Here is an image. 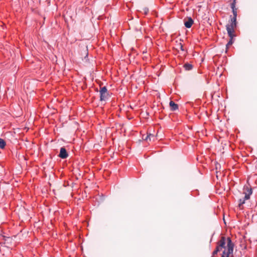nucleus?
I'll use <instances>...</instances> for the list:
<instances>
[{
  "mask_svg": "<svg viewBox=\"0 0 257 257\" xmlns=\"http://www.w3.org/2000/svg\"><path fill=\"white\" fill-rule=\"evenodd\" d=\"M226 27V30L227 32V34L230 37V38L233 39V37H234V27H232L231 26H227Z\"/></svg>",
  "mask_w": 257,
  "mask_h": 257,
  "instance_id": "7",
  "label": "nucleus"
},
{
  "mask_svg": "<svg viewBox=\"0 0 257 257\" xmlns=\"http://www.w3.org/2000/svg\"><path fill=\"white\" fill-rule=\"evenodd\" d=\"M151 136H152V137H154V135H153V134H150H150H148L147 135V136L145 138H144V137H143V139L144 140L146 141H148V140H149L150 141H151Z\"/></svg>",
  "mask_w": 257,
  "mask_h": 257,
  "instance_id": "15",
  "label": "nucleus"
},
{
  "mask_svg": "<svg viewBox=\"0 0 257 257\" xmlns=\"http://www.w3.org/2000/svg\"><path fill=\"white\" fill-rule=\"evenodd\" d=\"M58 156L62 159H66L68 157V154L64 147H61Z\"/></svg>",
  "mask_w": 257,
  "mask_h": 257,
  "instance_id": "5",
  "label": "nucleus"
},
{
  "mask_svg": "<svg viewBox=\"0 0 257 257\" xmlns=\"http://www.w3.org/2000/svg\"><path fill=\"white\" fill-rule=\"evenodd\" d=\"M9 238V237L5 236V235L2 234L1 233H0V239H2L4 241V242L3 243H1L2 244H5L6 241H7V240Z\"/></svg>",
  "mask_w": 257,
  "mask_h": 257,
  "instance_id": "14",
  "label": "nucleus"
},
{
  "mask_svg": "<svg viewBox=\"0 0 257 257\" xmlns=\"http://www.w3.org/2000/svg\"><path fill=\"white\" fill-rule=\"evenodd\" d=\"M143 11H144V13L145 15H147V14L149 12V9L148 8H145L144 9H143Z\"/></svg>",
  "mask_w": 257,
  "mask_h": 257,
  "instance_id": "18",
  "label": "nucleus"
},
{
  "mask_svg": "<svg viewBox=\"0 0 257 257\" xmlns=\"http://www.w3.org/2000/svg\"><path fill=\"white\" fill-rule=\"evenodd\" d=\"M233 43L232 39L230 38V40L228 41L227 44H226V47H228L229 46L232 45Z\"/></svg>",
  "mask_w": 257,
  "mask_h": 257,
  "instance_id": "17",
  "label": "nucleus"
},
{
  "mask_svg": "<svg viewBox=\"0 0 257 257\" xmlns=\"http://www.w3.org/2000/svg\"><path fill=\"white\" fill-rule=\"evenodd\" d=\"M184 67L186 70L189 71L192 69L193 66L190 64L186 63L184 65Z\"/></svg>",
  "mask_w": 257,
  "mask_h": 257,
  "instance_id": "11",
  "label": "nucleus"
},
{
  "mask_svg": "<svg viewBox=\"0 0 257 257\" xmlns=\"http://www.w3.org/2000/svg\"><path fill=\"white\" fill-rule=\"evenodd\" d=\"M169 104H170L171 110L172 111H175V110L178 109V104L175 103L174 101H171L170 102Z\"/></svg>",
  "mask_w": 257,
  "mask_h": 257,
  "instance_id": "9",
  "label": "nucleus"
},
{
  "mask_svg": "<svg viewBox=\"0 0 257 257\" xmlns=\"http://www.w3.org/2000/svg\"><path fill=\"white\" fill-rule=\"evenodd\" d=\"M6 145V142L3 139L0 138V148L4 149Z\"/></svg>",
  "mask_w": 257,
  "mask_h": 257,
  "instance_id": "13",
  "label": "nucleus"
},
{
  "mask_svg": "<svg viewBox=\"0 0 257 257\" xmlns=\"http://www.w3.org/2000/svg\"><path fill=\"white\" fill-rule=\"evenodd\" d=\"M236 17L231 18L230 24L227 25V26H231L232 27L235 28L236 26Z\"/></svg>",
  "mask_w": 257,
  "mask_h": 257,
  "instance_id": "10",
  "label": "nucleus"
},
{
  "mask_svg": "<svg viewBox=\"0 0 257 257\" xmlns=\"http://www.w3.org/2000/svg\"><path fill=\"white\" fill-rule=\"evenodd\" d=\"M152 138H153V139H154L155 136H154V137H152V136H151V139H152Z\"/></svg>",
  "mask_w": 257,
  "mask_h": 257,
  "instance_id": "20",
  "label": "nucleus"
},
{
  "mask_svg": "<svg viewBox=\"0 0 257 257\" xmlns=\"http://www.w3.org/2000/svg\"><path fill=\"white\" fill-rule=\"evenodd\" d=\"M100 101H106L109 98V93L106 86L100 88Z\"/></svg>",
  "mask_w": 257,
  "mask_h": 257,
  "instance_id": "2",
  "label": "nucleus"
},
{
  "mask_svg": "<svg viewBox=\"0 0 257 257\" xmlns=\"http://www.w3.org/2000/svg\"><path fill=\"white\" fill-rule=\"evenodd\" d=\"M243 194L244 195L245 199H249L250 196L252 193V189L250 186L244 185L243 188Z\"/></svg>",
  "mask_w": 257,
  "mask_h": 257,
  "instance_id": "3",
  "label": "nucleus"
},
{
  "mask_svg": "<svg viewBox=\"0 0 257 257\" xmlns=\"http://www.w3.org/2000/svg\"><path fill=\"white\" fill-rule=\"evenodd\" d=\"M193 22L194 21L191 17H187L184 20V25L187 28H191Z\"/></svg>",
  "mask_w": 257,
  "mask_h": 257,
  "instance_id": "6",
  "label": "nucleus"
},
{
  "mask_svg": "<svg viewBox=\"0 0 257 257\" xmlns=\"http://www.w3.org/2000/svg\"><path fill=\"white\" fill-rule=\"evenodd\" d=\"M234 244L230 237H227V250L224 249L222 252L221 257H228L229 254L232 253Z\"/></svg>",
  "mask_w": 257,
  "mask_h": 257,
  "instance_id": "1",
  "label": "nucleus"
},
{
  "mask_svg": "<svg viewBox=\"0 0 257 257\" xmlns=\"http://www.w3.org/2000/svg\"><path fill=\"white\" fill-rule=\"evenodd\" d=\"M221 250L218 247H216V249L213 251V255H214L215 254H216L218 252L220 251Z\"/></svg>",
  "mask_w": 257,
  "mask_h": 257,
  "instance_id": "16",
  "label": "nucleus"
},
{
  "mask_svg": "<svg viewBox=\"0 0 257 257\" xmlns=\"http://www.w3.org/2000/svg\"><path fill=\"white\" fill-rule=\"evenodd\" d=\"M249 199H245V196L242 198H241L239 200V204H238V206L239 207H240L243 204H244L245 202V201L247 200H248Z\"/></svg>",
  "mask_w": 257,
  "mask_h": 257,
  "instance_id": "12",
  "label": "nucleus"
},
{
  "mask_svg": "<svg viewBox=\"0 0 257 257\" xmlns=\"http://www.w3.org/2000/svg\"><path fill=\"white\" fill-rule=\"evenodd\" d=\"M230 7L232 9V13H233V17H237V9L235 8V1H234L232 3L230 4Z\"/></svg>",
  "mask_w": 257,
  "mask_h": 257,
  "instance_id": "8",
  "label": "nucleus"
},
{
  "mask_svg": "<svg viewBox=\"0 0 257 257\" xmlns=\"http://www.w3.org/2000/svg\"><path fill=\"white\" fill-rule=\"evenodd\" d=\"M178 47L181 49V50H182V51H184L183 46L181 43H179V44L178 45Z\"/></svg>",
  "mask_w": 257,
  "mask_h": 257,
  "instance_id": "19",
  "label": "nucleus"
},
{
  "mask_svg": "<svg viewBox=\"0 0 257 257\" xmlns=\"http://www.w3.org/2000/svg\"><path fill=\"white\" fill-rule=\"evenodd\" d=\"M226 243H227V238H226L224 236H222L217 247L220 250L222 248L227 250V246H225Z\"/></svg>",
  "mask_w": 257,
  "mask_h": 257,
  "instance_id": "4",
  "label": "nucleus"
}]
</instances>
